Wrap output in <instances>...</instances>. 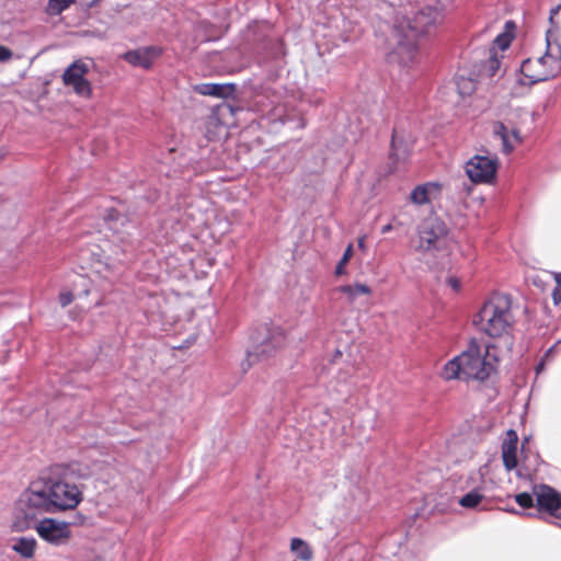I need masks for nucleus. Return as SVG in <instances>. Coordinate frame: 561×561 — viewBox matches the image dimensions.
I'll list each match as a JSON object with an SVG mask.
<instances>
[{"label": "nucleus", "mask_w": 561, "mask_h": 561, "mask_svg": "<svg viewBox=\"0 0 561 561\" xmlns=\"http://www.w3.org/2000/svg\"><path fill=\"white\" fill-rule=\"evenodd\" d=\"M514 499L518 506L522 507L523 510L536 506V496L534 495V492H520L516 494Z\"/></svg>", "instance_id": "obj_29"}, {"label": "nucleus", "mask_w": 561, "mask_h": 561, "mask_svg": "<svg viewBox=\"0 0 561 561\" xmlns=\"http://www.w3.org/2000/svg\"><path fill=\"white\" fill-rule=\"evenodd\" d=\"M392 230V225L391 224H387L385 226L381 227V233H388Z\"/></svg>", "instance_id": "obj_44"}, {"label": "nucleus", "mask_w": 561, "mask_h": 561, "mask_svg": "<svg viewBox=\"0 0 561 561\" xmlns=\"http://www.w3.org/2000/svg\"><path fill=\"white\" fill-rule=\"evenodd\" d=\"M448 234L445 221L438 217H428L419 227L420 247L424 251L440 250V241Z\"/></svg>", "instance_id": "obj_13"}, {"label": "nucleus", "mask_w": 561, "mask_h": 561, "mask_svg": "<svg viewBox=\"0 0 561 561\" xmlns=\"http://www.w3.org/2000/svg\"><path fill=\"white\" fill-rule=\"evenodd\" d=\"M512 136L517 140V141H522V138H520V135H519V130L514 128L512 129Z\"/></svg>", "instance_id": "obj_45"}, {"label": "nucleus", "mask_w": 561, "mask_h": 561, "mask_svg": "<svg viewBox=\"0 0 561 561\" xmlns=\"http://www.w3.org/2000/svg\"><path fill=\"white\" fill-rule=\"evenodd\" d=\"M560 343V341H557L552 346H550L542 355V359H545L546 362H548L554 354L556 352V348L558 346V344Z\"/></svg>", "instance_id": "obj_38"}, {"label": "nucleus", "mask_w": 561, "mask_h": 561, "mask_svg": "<svg viewBox=\"0 0 561 561\" xmlns=\"http://www.w3.org/2000/svg\"><path fill=\"white\" fill-rule=\"evenodd\" d=\"M131 198L135 204L134 214L126 213L123 206L108 207L104 210L103 219L108 230L113 232L116 240L122 243L123 254L127 259L134 256L139 243L137 234L136 215H144L149 207L156 204L160 192L146 181H139L130 186Z\"/></svg>", "instance_id": "obj_3"}, {"label": "nucleus", "mask_w": 561, "mask_h": 561, "mask_svg": "<svg viewBox=\"0 0 561 561\" xmlns=\"http://www.w3.org/2000/svg\"><path fill=\"white\" fill-rule=\"evenodd\" d=\"M561 9V4H558L553 8L550 9V12H549V23L554 26L556 25V22H554V16L559 13Z\"/></svg>", "instance_id": "obj_39"}, {"label": "nucleus", "mask_w": 561, "mask_h": 561, "mask_svg": "<svg viewBox=\"0 0 561 561\" xmlns=\"http://www.w3.org/2000/svg\"><path fill=\"white\" fill-rule=\"evenodd\" d=\"M491 337L495 339V341L486 344V354L490 355L491 350H495L499 356L506 357L512 355L515 345V337L508 332V330H505L499 335H492Z\"/></svg>", "instance_id": "obj_18"}, {"label": "nucleus", "mask_w": 561, "mask_h": 561, "mask_svg": "<svg viewBox=\"0 0 561 561\" xmlns=\"http://www.w3.org/2000/svg\"><path fill=\"white\" fill-rule=\"evenodd\" d=\"M518 440V434L515 430L510 428L506 431L501 447L503 466L506 471H512L517 467Z\"/></svg>", "instance_id": "obj_15"}, {"label": "nucleus", "mask_w": 561, "mask_h": 561, "mask_svg": "<svg viewBox=\"0 0 561 561\" xmlns=\"http://www.w3.org/2000/svg\"><path fill=\"white\" fill-rule=\"evenodd\" d=\"M12 56L13 51L9 47L0 44V62L9 61Z\"/></svg>", "instance_id": "obj_36"}, {"label": "nucleus", "mask_w": 561, "mask_h": 561, "mask_svg": "<svg viewBox=\"0 0 561 561\" xmlns=\"http://www.w3.org/2000/svg\"><path fill=\"white\" fill-rule=\"evenodd\" d=\"M90 474V470L87 466H82L79 462H71L65 470V477H76L78 479H87Z\"/></svg>", "instance_id": "obj_25"}, {"label": "nucleus", "mask_w": 561, "mask_h": 561, "mask_svg": "<svg viewBox=\"0 0 561 561\" xmlns=\"http://www.w3.org/2000/svg\"><path fill=\"white\" fill-rule=\"evenodd\" d=\"M284 335L277 328L267 323L256 325L250 334V345L247 348V357L241 363V368L245 373L251 366L270 357L284 343Z\"/></svg>", "instance_id": "obj_5"}, {"label": "nucleus", "mask_w": 561, "mask_h": 561, "mask_svg": "<svg viewBox=\"0 0 561 561\" xmlns=\"http://www.w3.org/2000/svg\"><path fill=\"white\" fill-rule=\"evenodd\" d=\"M504 28L505 30L503 32H512L514 34V31L516 30V24L514 21L508 20L505 22Z\"/></svg>", "instance_id": "obj_43"}, {"label": "nucleus", "mask_w": 561, "mask_h": 561, "mask_svg": "<svg viewBox=\"0 0 561 561\" xmlns=\"http://www.w3.org/2000/svg\"><path fill=\"white\" fill-rule=\"evenodd\" d=\"M500 66H501V61L496 57V54L490 53L489 57L486 58V60H484V62L482 65V71L484 73H486L488 77L492 78L499 71Z\"/></svg>", "instance_id": "obj_27"}, {"label": "nucleus", "mask_w": 561, "mask_h": 561, "mask_svg": "<svg viewBox=\"0 0 561 561\" xmlns=\"http://www.w3.org/2000/svg\"><path fill=\"white\" fill-rule=\"evenodd\" d=\"M358 248L364 249L365 248V238L362 237L358 239Z\"/></svg>", "instance_id": "obj_48"}, {"label": "nucleus", "mask_w": 561, "mask_h": 561, "mask_svg": "<svg viewBox=\"0 0 561 561\" xmlns=\"http://www.w3.org/2000/svg\"><path fill=\"white\" fill-rule=\"evenodd\" d=\"M92 60L84 61L82 59L73 60L61 76L66 87H71L75 93L82 98H90L92 88L87 75L90 72Z\"/></svg>", "instance_id": "obj_10"}, {"label": "nucleus", "mask_w": 561, "mask_h": 561, "mask_svg": "<svg viewBox=\"0 0 561 561\" xmlns=\"http://www.w3.org/2000/svg\"><path fill=\"white\" fill-rule=\"evenodd\" d=\"M546 364L547 362L542 358L539 359V362L537 363L536 367H535V373L536 375H540L545 369H546Z\"/></svg>", "instance_id": "obj_41"}, {"label": "nucleus", "mask_w": 561, "mask_h": 561, "mask_svg": "<svg viewBox=\"0 0 561 561\" xmlns=\"http://www.w3.org/2000/svg\"><path fill=\"white\" fill-rule=\"evenodd\" d=\"M91 254H92L93 261L101 262V254L99 252L91 251Z\"/></svg>", "instance_id": "obj_46"}, {"label": "nucleus", "mask_w": 561, "mask_h": 561, "mask_svg": "<svg viewBox=\"0 0 561 561\" xmlns=\"http://www.w3.org/2000/svg\"><path fill=\"white\" fill-rule=\"evenodd\" d=\"M551 31L548 30L546 33L547 50L543 56L539 57L537 62L541 66L549 65L547 69L537 75L529 73L533 60L530 58L524 59L520 65V72L526 79H528V85H534L539 82L547 81L554 78L561 69V45L557 44L556 48L551 47L550 44Z\"/></svg>", "instance_id": "obj_7"}, {"label": "nucleus", "mask_w": 561, "mask_h": 561, "mask_svg": "<svg viewBox=\"0 0 561 561\" xmlns=\"http://www.w3.org/2000/svg\"><path fill=\"white\" fill-rule=\"evenodd\" d=\"M263 48L272 59H280L286 55L285 44L278 37L266 38Z\"/></svg>", "instance_id": "obj_21"}, {"label": "nucleus", "mask_w": 561, "mask_h": 561, "mask_svg": "<svg viewBox=\"0 0 561 561\" xmlns=\"http://www.w3.org/2000/svg\"><path fill=\"white\" fill-rule=\"evenodd\" d=\"M410 0L412 9L405 13L403 21L394 24L392 36L394 46L389 54L390 60L402 66L412 62L419 50L420 39L435 33L444 20V5L439 0Z\"/></svg>", "instance_id": "obj_2"}, {"label": "nucleus", "mask_w": 561, "mask_h": 561, "mask_svg": "<svg viewBox=\"0 0 561 561\" xmlns=\"http://www.w3.org/2000/svg\"><path fill=\"white\" fill-rule=\"evenodd\" d=\"M195 91L202 95H208L226 100L236 93L237 84L230 82H207L195 85Z\"/></svg>", "instance_id": "obj_17"}, {"label": "nucleus", "mask_w": 561, "mask_h": 561, "mask_svg": "<svg viewBox=\"0 0 561 561\" xmlns=\"http://www.w3.org/2000/svg\"><path fill=\"white\" fill-rule=\"evenodd\" d=\"M414 140L405 129L393 127L388 152V173L396 172L401 164L409 161L413 151Z\"/></svg>", "instance_id": "obj_8"}, {"label": "nucleus", "mask_w": 561, "mask_h": 561, "mask_svg": "<svg viewBox=\"0 0 561 561\" xmlns=\"http://www.w3.org/2000/svg\"><path fill=\"white\" fill-rule=\"evenodd\" d=\"M462 353H469L472 356H483L481 354L480 345L474 339L471 340L468 348L466 351H463Z\"/></svg>", "instance_id": "obj_35"}, {"label": "nucleus", "mask_w": 561, "mask_h": 561, "mask_svg": "<svg viewBox=\"0 0 561 561\" xmlns=\"http://www.w3.org/2000/svg\"><path fill=\"white\" fill-rule=\"evenodd\" d=\"M536 496V512H527L528 517H538L546 513L549 516L561 519V492L546 483L534 485Z\"/></svg>", "instance_id": "obj_9"}, {"label": "nucleus", "mask_w": 561, "mask_h": 561, "mask_svg": "<svg viewBox=\"0 0 561 561\" xmlns=\"http://www.w3.org/2000/svg\"><path fill=\"white\" fill-rule=\"evenodd\" d=\"M75 2L76 0H48L46 13L49 15H59Z\"/></svg>", "instance_id": "obj_24"}, {"label": "nucleus", "mask_w": 561, "mask_h": 561, "mask_svg": "<svg viewBox=\"0 0 561 561\" xmlns=\"http://www.w3.org/2000/svg\"><path fill=\"white\" fill-rule=\"evenodd\" d=\"M341 356H342V352L339 348H336L334 352L332 362H334L337 357H341Z\"/></svg>", "instance_id": "obj_49"}, {"label": "nucleus", "mask_w": 561, "mask_h": 561, "mask_svg": "<svg viewBox=\"0 0 561 561\" xmlns=\"http://www.w3.org/2000/svg\"><path fill=\"white\" fill-rule=\"evenodd\" d=\"M83 294H84L85 296H87V295H89V289H88V288H85V289L83 290Z\"/></svg>", "instance_id": "obj_50"}, {"label": "nucleus", "mask_w": 561, "mask_h": 561, "mask_svg": "<svg viewBox=\"0 0 561 561\" xmlns=\"http://www.w3.org/2000/svg\"><path fill=\"white\" fill-rule=\"evenodd\" d=\"M559 526L561 527V524Z\"/></svg>", "instance_id": "obj_52"}, {"label": "nucleus", "mask_w": 561, "mask_h": 561, "mask_svg": "<svg viewBox=\"0 0 561 561\" xmlns=\"http://www.w3.org/2000/svg\"><path fill=\"white\" fill-rule=\"evenodd\" d=\"M489 354L483 356H472L469 353L460 355L448 360L444 367V375L447 380H478L485 381L494 371V365L486 359Z\"/></svg>", "instance_id": "obj_6"}, {"label": "nucleus", "mask_w": 561, "mask_h": 561, "mask_svg": "<svg viewBox=\"0 0 561 561\" xmlns=\"http://www.w3.org/2000/svg\"><path fill=\"white\" fill-rule=\"evenodd\" d=\"M291 552L301 561H311L313 552L308 542L301 538L295 537L290 540Z\"/></svg>", "instance_id": "obj_20"}, {"label": "nucleus", "mask_w": 561, "mask_h": 561, "mask_svg": "<svg viewBox=\"0 0 561 561\" xmlns=\"http://www.w3.org/2000/svg\"><path fill=\"white\" fill-rule=\"evenodd\" d=\"M75 299V295L70 290H65L59 294V304L62 308L70 305Z\"/></svg>", "instance_id": "obj_34"}, {"label": "nucleus", "mask_w": 561, "mask_h": 561, "mask_svg": "<svg viewBox=\"0 0 561 561\" xmlns=\"http://www.w3.org/2000/svg\"><path fill=\"white\" fill-rule=\"evenodd\" d=\"M408 3H410V0H405Z\"/></svg>", "instance_id": "obj_51"}, {"label": "nucleus", "mask_w": 561, "mask_h": 561, "mask_svg": "<svg viewBox=\"0 0 561 561\" xmlns=\"http://www.w3.org/2000/svg\"><path fill=\"white\" fill-rule=\"evenodd\" d=\"M503 511L506 512V513L513 514V515H525V516H527L526 512L519 511V510H517L514 506H507V507L503 508Z\"/></svg>", "instance_id": "obj_42"}, {"label": "nucleus", "mask_w": 561, "mask_h": 561, "mask_svg": "<svg viewBox=\"0 0 561 561\" xmlns=\"http://www.w3.org/2000/svg\"><path fill=\"white\" fill-rule=\"evenodd\" d=\"M457 85L461 95H469L474 90V84L471 80L461 79V81H457Z\"/></svg>", "instance_id": "obj_31"}, {"label": "nucleus", "mask_w": 561, "mask_h": 561, "mask_svg": "<svg viewBox=\"0 0 561 561\" xmlns=\"http://www.w3.org/2000/svg\"><path fill=\"white\" fill-rule=\"evenodd\" d=\"M32 528L36 530L41 539L56 547L66 543L71 537L69 524L53 517H45L41 520H37L36 517L30 529Z\"/></svg>", "instance_id": "obj_11"}, {"label": "nucleus", "mask_w": 561, "mask_h": 561, "mask_svg": "<svg viewBox=\"0 0 561 561\" xmlns=\"http://www.w3.org/2000/svg\"><path fill=\"white\" fill-rule=\"evenodd\" d=\"M442 184L438 182H426L416 185L410 193V199L415 205H425L431 203L440 194Z\"/></svg>", "instance_id": "obj_16"}, {"label": "nucleus", "mask_w": 561, "mask_h": 561, "mask_svg": "<svg viewBox=\"0 0 561 561\" xmlns=\"http://www.w3.org/2000/svg\"><path fill=\"white\" fill-rule=\"evenodd\" d=\"M497 158L474 154L466 163V174L474 184H492L496 180Z\"/></svg>", "instance_id": "obj_12"}, {"label": "nucleus", "mask_w": 561, "mask_h": 561, "mask_svg": "<svg viewBox=\"0 0 561 561\" xmlns=\"http://www.w3.org/2000/svg\"><path fill=\"white\" fill-rule=\"evenodd\" d=\"M447 284L456 291H458L461 287V283L457 277H448Z\"/></svg>", "instance_id": "obj_40"}, {"label": "nucleus", "mask_w": 561, "mask_h": 561, "mask_svg": "<svg viewBox=\"0 0 561 561\" xmlns=\"http://www.w3.org/2000/svg\"><path fill=\"white\" fill-rule=\"evenodd\" d=\"M552 301L556 306L561 302V274L556 277V286L552 290Z\"/></svg>", "instance_id": "obj_32"}, {"label": "nucleus", "mask_w": 561, "mask_h": 561, "mask_svg": "<svg viewBox=\"0 0 561 561\" xmlns=\"http://www.w3.org/2000/svg\"><path fill=\"white\" fill-rule=\"evenodd\" d=\"M494 133L501 138L503 145V151L510 153L514 147L510 141L508 129L504 123L499 122L494 128Z\"/></svg>", "instance_id": "obj_26"}, {"label": "nucleus", "mask_w": 561, "mask_h": 561, "mask_svg": "<svg viewBox=\"0 0 561 561\" xmlns=\"http://www.w3.org/2000/svg\"><path fill=\"white\" fill-rule=\"evenodd\" d=\"M82 500V491L66 479L34 481L15 502L12 529L28 530L38 515L75 510Z\"/></svg>", "instance_id": "obj_1"}, {"label": "nucleus", "mask_w": 561, "mask_h": 561, "mask_svg": "<svg viewBox=\"0 0 561 561\" xmlns=\"http://www.w3.org/2000/svg\"><path fill=\"white\" fill-rule=\"evenodd\" d=\"M164 54V48L159 45L140 46L126 50L122 58L135 68L149 70L154 62Z\"/></svg>", "instance_id": "obj_14"}, {"label": "nucleus", "mask_w": 561, "mask_h": 561, "mask_svg": "<svg viewBox=\"0 0 561 561\" xmlns=\"http://www.w3.org/2000/svg\"><path fill=\"white\" fill-rule=\"evenodd\" d=\"M530 439L531 437L530 436H526L523 438L522 440V444H520V455L522 457L524 458H527V453H528V445L530 443Z\"/></svg>", "instance_id": "obj_37"}, {"label": "nucleus", "mask_w": 561, "mask_h": 561, "mask_svg": "<svg viewBox=\"0 0 561 561\" xmlns=\"http://www.w3.org/2000/svg\"><path fill=\"white\" fill-rule=\"evenodd\" d=\"M102 0H91L89 3H88V8H95L99 5V3L101 2Z\"/></svg>", "instance_id": "obj_47"}, {"label": "nucleus", "mask_w": 561, "mask_h": 561, "mask_svg": "<svg viewBox=\"0 0 561 561\" xmlns=\"http://www.w3.org/2000/svg\"><path fill=\"white\" fill-rule=\"evenodd\" d=\"M483 497L484 495L478 489H473L462 495L458 503L465 508H474L481 503Z\"/></svg>", "instance_id": "obj_22"}, {"label": "nucleus", "mask_w": 561, "mask_h": 561, "mask_svg": "<svg viewBox=\"0 0 561 561\" xmlns=\"http://www.w3.org/2000/svg\"><path fill=\"white\" fill-rule=\"evenodd\" d=\"M341 291L348 296L350 299H355L358 295H369L371 289L366 284L356 283L355 285H344Z\"/></svg>", "instance_id": "obj_23"}, {"label": "nucleus", "mask_w": 561, "mask_h": 561, "mask_svg": "<svg viewBox=\"0 0 561 561\" xmlns=\"http://www.w3.org/2000/svg\"><path fill=\"white\" fill-rule=\"evenodd\" d=\"M88 517L81 512H77L71 516V519L67 522L70 526H83L87 523Z\"/></svg>", "instance_id": "obj_33"}, {"label": "nucleus", "mask_w": 561, "mask_h": 561, "mask_svg": "<svg viewBox=\"0 0 561 561\" xmlns=\"http://www.w3.org/2000/svg\"><path fill=\"white\" fill-rule=\"evenodd\" d=\"M512 299L507 294H495L484 301L472 323L486 335H499L512 328L510 321Z\"/></svg>", "instance_id": "obj_4"}, {"label": "nucleus", "mask_w": 561, "mask_h": 561, "mask_svg": "<svg viewBox=\"0 0 561 561\" xmlns=\"http://www.w3.org/2000/svg\"><path fill=\"white\" fill-rule=\"evenodd\" d=\"M514 34L512 32H502L493 41V44L501 50H506L514 39Z\"/></svg>", "instance_id": "obj_30"}, {"label": "nucleus", "mask_w": 561, "mask_h": 561, "mask_svg": "<svg viewBox=\"0 0 561 561\" xmlns=\"http://www.w3.org/2000/svg\"><path fill=\"white\" fill-rule=\"evenodd\" d=\"M353 244L350 243L346 249L344 250V253L342 257L339 260L334 274L335 276H342L346 274V265L350 262L351 257L353 256Z\"/></svg>", "instance_id": "obj_28"}, {"label": "nucleus", "mask_w": 561, "mask_h": 561, "mask_svg": "<svg viewBox=\"0 0 561 561\" xmlns=\"http://www.w3.org/2000/svg\"><path fill=\"white\" fill-rule=\"evenodd\" d=\"M37 541L34 537H20L14 539L12 550L22 558L30 559L34 557Z\"/></svg>", "instance_id": "obj_19"}]
</instances>
